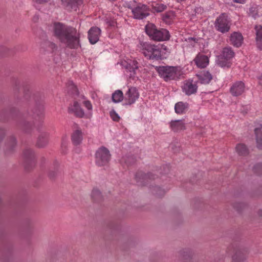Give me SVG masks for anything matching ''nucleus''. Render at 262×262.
<instances>
[{"instance_id":"1","label":"nucleus","mask_w":262,"mask_h":262,"mask_svg":"<svg viewBox=\"0 0 262 262\" xmlns=\"http://www.w3.org/2000/svg\"><path fill=\"white\" fill-rule=\"evenodd\" d=\"M53 31L54 35L68 47L77 49L79 46L80 34L75 28L55 23Z\"/></svg>"},{"instance_id":"2","label":"nucleus","mask_w":262,"mask_h":262,"mask_svg":"<svg viewBox=\"0 0 262 262\" xmlns=\"http://www.w3.org/2000/svg\"><path fill=\"white\" fill-rule=\"evenodd\" d=\"M147 34L153 40L164 41L169 39V32L165 29L158 30L153 24H148L145 27Z\"/></svg>"},{"instance_id":"3","label":"nucleus","mask_w":262,"mask_h":262,"mask_svg":"<svg viewBox=\"0 0 262 262\" xmlns=\"http://www.w3.org/2000/svg\"><path fill=\"white\" fill-rule=\"evenodd\" d=\"M159 75L165 81L173 79L180 74V71L177 67L162 66L158 69Z\"/></svg>"},{"instance_id":"4","label":"nucleus","mask_w":262,"mask_h":262,"mask_svg":"<svg viewBox=\"0 0 262 262\" xmlns=\"http://www.w3.org/2000/svg\"><path fill=\"white\" fill-rule=\"evenodd\" d=\"M142 47V53L147 59L158 60L161 57V51L158 47L145 42Z\"/></svg>"},{"instance_id":"5","label":"nucleus","mask_w":262,"mask_h":262,"mask_svg":"<svg viewBox=\"0 0 262 262\" xmlns=\"http://www.w3.org/2000/svg\"><path fill=\"white\" fill-rule=\"evenodd\" d=\"M234 55V53L230 48L223 49L222 54L219 56L217 63L222 68H229L231 66V59Z\"/></svg>"},{"instance_id":"6","label":"nucleus","mask_w":262,"mask_h":262,"mask_svg":"<svg viewBox=\"0 0 262 262\" xmlns=\"http://www.w3.org/2000/svg\"><path fill=\"white\" fill-rule=\"evenodd\" d=\"M95 162L98 166H103L107 164L111 158L109 150L104 147H100L95 154Z\"/></svg>"},{"instance_id":"7","label":"nucleus","mask_w":262,"mask_h":262,"mask_svg":"<svg viewBox=\"0 0 262 262\" xmlns=\"http://www.w3.org/2000/svg\"><path fill=\"white\" fill-rule=\"evenodd\" d=\"M215 27L217 31L223 33L228 32L230 28V25L227 15L223 13L220 15L216 19Z\"/></svg>"},{"instance_id":"8","label":"nucleus","mask_w":262,"mask_h":262,"mask_svg":"<svg viewBox=\"0 0 262 262\" xmlns=\"http://www.w3.org/2000/svg\"><path fill=\"white\" fill-rule=\"evenodd\" d=\"M150 9L145 5L139 4L137 7L132 9L134 17L136 19H143L149 14Z\"/></svg>"},{"instance_id":"9","label":"nucleus","mask_w":262,"mask_h":262,"mask_svg":"<svg viewBox=\"0 0 262 262\" xmlns=\"http://www.w3.org/2000/svg\"><path fill=\"white\" fill-rule=\"evenodd\" d=\"M123 65L125 67L126 72L128 73L127 76L129 78L135 79L136 77L137 71L138 70V62L137 61L132 59H128Z\"/></svg>"},{"instance_id":"10","label":"nucleus","mask_w":262,"mask_h":262,"mask_svg":"<svg viewBox=\"0 0 262 262\" xmlns=\"http://www.w3.org/2000/svg\"><path fill=\"white\" fill-rule=\"evenodd\" d=\"M57 45L51 41H46L41 45V51L44 54L52 56L57 51Z\"/></svg>"},{"instance_id":"11","label":"nucleus","mask_w":262,"mask_h":262,"mask_svg":"<svg viewBox=\"0 0 262 262\" xmlns=\"http://www.w3.org/2000/svg\"><path fill=\"white\" fill-rule=\"evenodd\" d=\"M139 97V94L135 88H130L125 93L124 101L125 104L130 105L135 102Z\"/></svg>"},{"instance_id":"12","label":"nucleus","mask_w":262,"mask_h":262,"mask_svg":"<svg viewBox=\"0 0 262 262\" xmlns=\"http://www.w3.org/2000/svg\"><path fill=\"white\" fill-rule=\"evenodd\" d=\"M101 32V29L97 27L90 28L88 31V39L91 44L94 45L98 41Z\"/></svg>"},{"instance_id":"13","label":"nucleus","mask_w":262,"mask_h":262,"mask_svg":"<svg viewBox=\"0 0 262 262\" xmlns=\"http://www.w3.org/2000/svg\"><path fill=\"white\" fill-rule=\"evenodd\" d=\"M182 89L186 95H190L196 92L198 86L192 80H188L184 82Z\"/></svg>"},{"instance_id":"14","label":"nucleus","mask_w":262,"mask_h":262,"mask_svg":"<svg viewBox=\"0 0 262 262\" xmlns=\"http://www.w3.org/2000/svg\"><path fill=\"white\" fill-rule=\"evenodd\" d=\"M195 64L199 68H205L209 64V58L202 54H198L193 60Z\"/></svg>"},{"instance_id":"15","label":"nucleus","mask_w":262,"mask_h":262,"mask_svg":"<svg viewBox=\"0 0 262 262\" xmlns=\"http://www.w3.org/2000/svg\"><path fill=\"white\" fill-rule=\"evenodd\" d=\"M245 91V84L242 81L235 82L230 88V93L234 96H238L243 94Z\"/></svg>"},{"instance_id":"16","label":"nucleus","mask_w":262,"mask_h":262,"mask_svg":"<svg viewBox=\"0 0 262 262\" xmlns=\"http://www.w3.org/2000/svg\"><path fill=\"white\" fill-rule=\"evenodd\" d=\"M62 5L69 11L76 10L77 8L82 3V0H61Z\"/></svg>"},{"instance_id":"17","label":"nucleus","mask_w":262,"mask_h":262,"mask_svg":"<svg viewBox=\"0 0 262 262\" xmlns=\"http://www.w3.org/2000/svg\"><path fill=\"white\" fill-rule=\"evenodd\" d=\"M171 129L174 132H178L185 129V123L183 120H177L171 121L170 123Z\"/></svg>"},{"instance_id":"18","label":"nucleus","mask_w":262,"mask_h":262,"mask_svg":"<svg viewBox=\"0 0 262 262\" xmlns=\"http://www.w3.org/2000/svg\"><path fill=\"white\" fill-rule=\"evenodd\" d=\"M230 40L234 46L239 47L243 43V37L240 33L234 32L231 34Z\"/></svg>"},{"instance_id":"19","label":"nucleus","mask_w":262,"mask_h":262,"mask_svg":"<svg viewBox=\"0 0 262 262\" xmlns=\"http://www.w3.org/2000/svg\"><path fill=\"white\" fill-rule=\"evenodd\" d=\"M69 110L70 112L74 113L78 117L82 118L84 116L83 111L77 102H74L73 104L69 107Z\"/></svg>"},{"instance_id":"20","label":"nucleus","mask_w":262,"mask_h":262,"mask_svg":"<svg viewBox=\"0 0 262 262\" xmlns=\"http://www.w3.org/2000/svg\"><path fill=\"white\" fill-rule=\"evenodd\" d=\"M200 82L202 84H208L211 80L212 77L209 72L203 71L197 75Z\"/></svg>"},{"instance_id":"21","label":"nucleus","mask_w":262,"mask_h":262,"mask_svg":"<svg viewBox=\"0 0 262 262\" xmlns=\"http://www.w3.org/2000/svg\"><path fill=\"white\" fill-rule=\"evenodd\" d=\"M246 258V251L243 250H237L232 257L233 262H244Z\"/></svg>"},{"instance_id":"22","label":"nucleus","mask_w":262,"mask_h":262,"mask_svg":"<svg viewBox=\"0 0 262 262\" xmlns=\"http://www.w3.org/2000/svg\"><path fill=\"white\" fill-rule=\"evenodd\" d=\"M188 104L183 102H179L175 104V112L178 114L184 113L188 109Z\"/></svg>"},{"instance_id":"23","label":"nucleus","mask_w":262,"mask_h":262,"mask_svg":"<svg viewBox=\"0 0 262 262\" xmlns=\"http://www.w3.org/2000/svg\"><path fill=\"white\" fill-rule=\"evenodd\" d=\"M257 147L259 149H262V125L255 129Z\"/></svg>"},{"instance_id":"24","label":"nucleus","mask_w":262,"mask_h":262,"mask_svg":"<svg viewBox=\"0 0 262 262\" xmlns=\"http://www.w3.org/2000/svg\"><path fill=\"white\" fill-rule=\"evenodd\" d=\"M255 29L256 32V43L257 47L262 50V26H256Z\"/></svg>"},{"instance_id":"25","label":"nucleus","mask_w":262,"mask_h":262,"mask_svg":"<svg viewBox=\"0 0 262 262\" xmlns=\"http://www.w3.org/2000/svg\"><path fill=\"white\" fill-rule=\"evenodd\" d=\"M235 150L239 156H246L249 154L247 146L244 144H238L235 147Z\"/></svg>"},{"instance_id":"26","label":"nucleus","mask_w":262,"mask_h":262,"mask_svg":"<svg viewBox=\"0 0 262 262\" xmlns=\"http://www.w3.org/2000/svg\"><path fill=\"white\" fill-rule=\"evenodd\" d=\"M72 140L74 144H80L82 140V132L79 130H75L72 135Z\"/></svg>"},{"instance_id":"27","label":"nucleus","mask_w":262,"mask_h":262,"mask_svg":"<svg viewBox=\"0 0 262 262\" xmlns=\"http://www.w3.org/2000/svg\"><path fill=\"white\" fill-rule=\"evenodd\" d=\"M151 6L154 12H161L167 8L166 5L156 2L152 3Z\"/></svg>"},{"instance_id":"28","label":"nucleus","mask_w":262,"mask_h":262,"mask_svg":"<svg viewBox=\"0 0 262 262\" xmlns=\"http://www.w3.org/2000/svg\"><path fill=\"white\" fill-rule=\"evenodd\" d=\"M123 94L121 90H116L112 94L113 101L115 103L121 102L123 99Z\"/></svg>"},{"instance_id":"29","label":"nucleus","mask_w":262,"mask_h":262,"mask_svg":"<svg viewBox=\"0 0 262 262\" xmlns=\"http://www.w3.org/2000/svg\"><path fill=\"white\" fill-rule=\"evenodd\" d=\"M48 135L46 133L41 134L38 137L37 145L39 147H42L47 143Z\"/></svg>"},{"instance_id":"30","label":"nucleus","mask_w":262,"mask_h":262,"mask_svg":"<svg viewBox=\"0 0 262 262\" xmlns=\"http://www.w3.org/2000/svg\"><path fill=\"white\" fill-rule=\"evenodd\" d=\"M175 17L174 13L173 11H168L166 12L163 16V20L168 24L172 22Z\"/></svg>"},{"instance_id":"31","label":"nucleus","mask_w":262,"mask_h":262,"mask_svg":"<svg viewBox=\"0 0 262 262\" xmlns=\"http://www.w3.org/2000/svg\"><path fill=\"white\" fill-rule=\"evenodd\" d=\"M91 196L94 201H98L101 199V193L100 191L96 188H94L92 190Z\"/></svg>"},{"instance_id":"32","label":"nucleus","mask_w":262,"mask_h":262,"mask_svg":"<svg viewBox=\"0 0 262 262\" xmlns=\"http://www.w3.org/2000/svg\"><path fill=\"white\" fill-rule=\"evenodd\" d=\"M117 18H115V17H112L109 16L106 18L105 21L108 27H115L117 26Z\"/></svg>"},{"instance_id":"33","label":"nucleus","mask_w":262,"mask_h":262,"mask_svg":"<svg viewBox=\"0 0 262 262\" xmlns=\"http://www.w3.org/2000/svg\"><path fill=\"white\" fill-rule=\"evenodd\" d=\"M110 115L112 119L114 121L118 122L120 119V117L114 110L111 111Z\"/></svg>"},{"instance_id":"34","label":"nucleus","mask_w":262,"mask_h":262,"mask_svg":"<svg viewBox=\"0 0 262 262\" xmlns=\"http://www.w3.org/2000/svg\"><path fill=\"white\" fill-rule=\"evenodd\" d=\"M24 155L26 159H31L33 156V153L32 150L30 149H26L24 152Z\"/></svg>"},{"instance_id":"35","label":"nucleus","mask_w":262,"mask_h":262,"mask_svg":"<svg viewBox=\"0 0 262 262\" xmlns=\"http://www.w3.org/2000/svg\"><path fill=\"white\" fill-rule=\"evenodd\" d=\"M253 170L254 172L256 173L257 174H260L261 173V171H262V164H257L254 166Z\"/></svg>"},{"instance_id":"36","label":"nucleus","mask_w":262,"mask_h":262,"mask_svg":"<svg viewBox=\"0 0 262 262\" xmlns=\"http://www.w3.org/2000/svg\"><path fill=\"white\" fill-rule=\"evenodd\" d=\"M83 105L88 111H92V105L90 101L86 100L83 101Z\"/></svg>"},{"instance_id":"37","label":"nucleus","mask_w":262,"mask_h":262,"mask_svg":"<svg viewBox=\"0 0 262 262\" xmlns=\"http://www.w3.org/2000/svg\"><path fill=\"white\" fill-rule=\"evenodd\" d=\"M33 1L37 4H44L47 3L49 0H33Z\"/></svg>"},{"instance_id":"38","label":"nucleus","mask_w":262,"mask_h":262,"mask_svg":"<svg viewBox=\"0 0 262 262\" xmlns=\"http://www.w3.org/2000/svg\"><path fill=\"white\" fill-rule=\"evenodd\" d=\"M5 135V131L4 129L0 130V141L2 139L3 136Z\"/></svg>"},{"instance_id":"39","label":"nucleus","mask_w":262,"mask_h":262,"mask_svg":"<svg viewBox=\"0 0 262 262\" xmlns=\"http://www.w3.org/2000/svg\"><path fill=\"white\" fill-rule=\"evenodd\" d=\"M233 1L236 3L244 4L245 3L246 0H233Z\"/></svg>"},{"instance_id":"40","label":"nucleus","mask_w":262,"mask_h":262,"mask_svg":"<svg viewBox=\"0 0 262 262\" xmlns=\"http://www.w3.org/2000/svg\"><path fill=\"white\" fill-rule=\"evenodd\" d=\"M67 146V143L66 142H62L61 144V147L63 148V147L66 148Z\"/></svg>"},{"instance_id":"41","label":"nucleus","mask_w":262,"mask_h":262,"mask_svg":"<svg viewBox=\"0 0 262 262\" xmlns=\"http://www.w3.org/2000/svg\"><path fill=\"white\" fill-rule=\"evenodd\" d=\"M153 176L151 174H149L148 176H145L144 177H148L149 179H155L154 178H152Z\"/></svg>"},{"instance_id":"42","label":"nucleus","mask_w":262,"mask_h":262,"mask_svg":"<svg viewBox=\"0 0 262 262\" xmlns=\"http://www.w3.org/2000/svg\"><path fill=\"white\" fill-rule=\"evenodd\" d=\"M258 83L262 86V76L259 78Z\"/></svg>"},{"instance_id":"43","label":"nucleus","mask_w":262,"mask_h":262,"mask_svg":"<svg viewBox=\"0 0 262 262\" xmlns=\"http://www.w3.org/2000/svg\"><path fill=\"white\" fill-rule=\"evenodd\" d=\"M123 161V160L122 159V162ZM124 162L127 165H129L130 164V162L129 161H126L125 160H124Z\"/></svg>"},{"instance_id":"44","label":"nucleus","mask_w":262,"mask_h":262,"mask_svg":"<svg viewBox=\"0 0 262 262\" xmlns=\"http://www.w3.org/2000/svg\"><path fill=\"white\" fill-rule=\"evenodd\" d=\"M86 116L87 118H90V117L92 116V113H88V114H86Z\"/></svg>"},{"instance_id":"45","label":"nucleus","mask_w":262,"mask_h":262,"mask_svg":"<svg viewBox=\"0 0 262 262\" xmlns=\"http://www.w3.org/2000/svg\"><path fill=\"white\" fill-rule=\"evenodd\" d=\"M11 140H12L13 144H14L15 143V138L12 137L11 138Z\"/></svg>"},{"instance_id":"46","label":"nucleus","mask_w":262,"mask_h":262,"mask_svg":"<svg viewBox=\"0 0 262 262\" xmlns=\"http://www.w3.org/2000/svg\"><path fill=\"white\" fill-rule=\"evenodd\" d=\"M71 86H72V89H74L75 90L76 89V88L75 87V86L74 85V84L72 82H71Z\"/></svg>"},{"instance_id":"47","label":"nucleus","mask_w":262,"mask_h":262,"mask_svg":"<svg viewBox=\"0 0 262 262\" xmlns=\"http://www.w3.org/2000/svg\"><path fill=\"white\" fill-rule=\"evenodd\" d=\"M136 179H138V174H137L136 176Z\"/></svg>"}]
</instances>
